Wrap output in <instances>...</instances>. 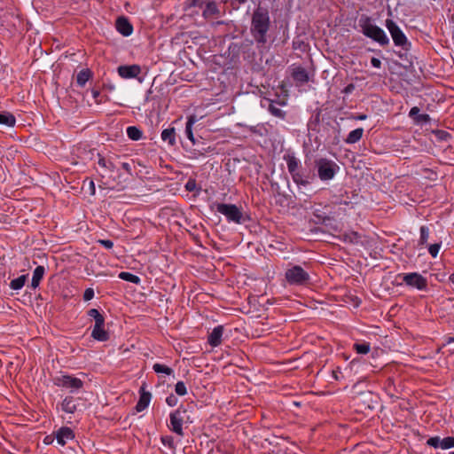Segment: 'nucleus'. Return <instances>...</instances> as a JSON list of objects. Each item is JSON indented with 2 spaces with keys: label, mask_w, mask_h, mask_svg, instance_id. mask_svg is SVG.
<instances>
[{
  "label": "nucleus",
  "mask_w": 454,
  "mask_h": 454,
  "mask_svg": "<svg viewBox=\"0 0 454 454\" xmlns=\"http://www.w3.org/2000/svg\"><path fill=\"white\" fill-rule=\"evenodd\" d=\"M270 17L268 9L258 6L251 17L250 34L257 44L263 47L268 42V32L270 28Z\"/></svg>",
  "instance_id": "obj_1"
},
{
  "label": "nucleus",
  "mask_w": 454,
  "mask_h": 454,
  "mask_svg": "<svg viewBox=\"0 0 454 454\" xmlns=\"http://www.w3.org/2000/svg\"><path fill=\"white\" fill-rule=\"evenodd\" d=\"M358 26L360 32L367 38L372 39L383 47L389 44V38L386 32L374 23L372 17L362 14L358 20Z\"/></svg>",
  "instance_id": "obj_2"
},
{
  "label": "nucleus",
  "mask_w": 454,
  "mask_h": 454,
  "mask_svg": "<svg viewBox=\"0 0 454 454\" xmlns=\"http://www.w3.org/2000/svg\"><path fill=\"white\" fill-rule=\"evenodd\" d=\"M193 421L188 414V411L184 406H180L169 414V424L168 425L170 431L183 437L184 432L183 425L192 424Z\"/></svg>",
  "instance_id": "obj_3"
},
{
  "label": "nucleus",
  "mask_w": 454,
  "mask_h": 454,
  "mask_svg": "<svg viewBox=\"0 0 454 454\" xmlns=\"http://www.w3.org/2000/svg\"><path fill=\"white\" fill-rule=\"evenodd\" d=\"M405 284L409 287L416 288L419 291L428 290L427 279L419 272L399 273L395 276V286Z\"/></svg>",
  "instance_id": "obj_4"
},
{
  "label": "nucleus",
  "mask_w": 454,
  "mask_h": 454,
  "mask_svg": "<svg viewBox=\"0 0 454 454\" xmlns=\"http://www.w3.org/2000/svg\"><path fill=\"white\" fill-rule=\"evenodd\" d=\"M314 163L317 171L318 178L323 182L333 179L340 170L339 165L335 161L327 158L317 159Z\"/></svg>",
  "instance_id": "obj_5"
},
{
  "label": "nucleus",
  "mask_w": 454,
  "mask_h": 454,
  "mask_svg": "<svg viewBox=\"0 0 454 454\" xmlns=\"http://www.w3.org/2000/svg\"><path fill=\"white\" fill-rule=\"evenodd\" d=\"M214 207L218 213L226 217L228 222L241 224L247 220L241 208L235 204L215 203Z\"/></svg>",
  "instance_id": "obj_6"
},
{
  "label": "nucleus",
  "mask_w": 454,
  "mask_h": 454,
  "mask_svg": "<svg viewBox=\"0 0 454 454\" xmlns=\"http://www.w3.org/2000/svg\"><path fill=\"white\" fill-rule=\"evenodd\" d=\"M286 282L292 286H305L309 283L310 277L306 270L300 265L291 264L285 272Z\"/></svg>",
  "instance_id": "obj_7"
},
{
  "label": "nucleus",
  "mask_w": 454,
  "mask_h": 454,
  "mask_svg": "<svg viewBox=\"0 0 454 454\" xmlns=\"http://www.w3.org/2000/svg\"><path fill=\"white\" fill-rule=\"evenodd\" d=\"M385 26L389 31L395 45L401 47L403 50H408L411 43L408 42L406 35L398 25L393 20L387 19Z\"/></svg>",
  "instance_id": "obj_8"
},
{
  "label": "nucleus",
  "mask_w": 454,
  "mask_h": 454,
  "mask_svg": "<svg viewBox=\"0 0 454 454\" xmlns=\"http://www.w3.org/2000/svg\"><path fill=\"white\" fill-rule=\"evenodd\" d=\"M52 381L55 386L68 388L72 393L83 387V381L70 374L56 376Z\"/></svg>",
  "instance_id": "obj_9"
},
{
  "label": "nucleus",
  "mask_w": 454,
  "mask_h": 454,
  "mask_svg": "<svg viewBox=\"0 0 454 454\" xmlns=\"http://www.w3.org/2000/svg\"><path fill=\"white\" fill-rule=\"evenodd\" d=\"M291 77L297 87L305 85L310 80L308 71L301 66L293 67Z\"/></svg>",
  "instance_id": "obj_10"
},
{
  "label": "nucleus",
  "mask_w": 454,
  "mask_h": 454,
  "mask_svg": "<svg viewBox=\"0 0 454 454\" xmlns=\"http://www.w3.org/2000/svg\"><path fill=\"white\" fill-rule=\"evenodd\" d=\"M118 74L123 79L137 78L141 73V67L138 65H122L117 68Z\"/></svg>",
  "instance_id": "obj_11"
},
{
  "label": "nucleus",
  "mask_w": 454,
  "mask_h": 454,
  "mask_svg": "<svg viewBox=\"0 0 454 454\" xmlns=\"http://www.w3.org/2000/svg\"><path fill=\"white\" fill-rule=\"evenodd\" d=\"M53 434L57 442L61 446H65L68 441L74 440L75 437L74 430L68 427H61Z\"/></svg>",
  "instance_id": "obj_12"
},
{
  "label": "nucleus",
  "mask_w": 454,
  "mask_h": 454,
  "mask_svg": "<svg viewBox=\"0 0 454 454\" xmlns=\"http://www.w3.org/2000/svg\"><path fill=\"white\" fill-rule=\"evenodd\" d=\"M297 176L295 178H292L294 183L298 186L306 187L311 184L315 179V175L311 174L310 171L303 169L301 167L296 172Z\"/></svg>",
  "instance_id": "obj_13"
},
{
  "label": "nucleus",
  "mask_w": 454,
  "mask_h": 454,
  "mask_svg": "<svg viewBox=\"0 0 454 454\" xmlns=\"http://www.w3.org/2000/svg\"><path fill=\"white\" fill-rule=\"evenodd\" d=\"M115 27L117 31L123 36H129L133 32L132 24L129 22V19L124 16L117 18Z\"/></svg>",
  "instance_id": "obj_14"
},
{
  "label": "nucleus",
  "mask_w": 454,
  "mask_h": 454,
  "mask_svg": "<svg viewBox=\"0 0 454 454\" xmlns=\"http://www.w3.org/2000/svg\"><path fill=\"white\" fill-rule=\"evenodd\" d=\"M91 337L98 341H107L110 339L109 333L105 330V322L97 323L91 332Z\"/></svg>",
  "instance_id": "obj_15"
},
{
  "label": "nucleus",
  "mask_w": 454,
  "mask_h": 454,
  "mask_svg": "<svg viewBox=\"0 0 454 454\" xmlns=\"http://www.w3.org/2000/svg\"><path fill=\"white\" fill-rule=\"evenodd\" d=\"M223 332V325H220L215 326L207 336V343L213 348L220 346Z\"/></svg>",
  "instance_id": "obj_16"
},
{
  "label": "nucleus",
  "mask_w": 454,
  "mask_h": 454,
  "mask_svg": "<svg viewBox=\"0 0 454 454\" xmlns=\"http://www.w3.org/2000/svg\"><path fill=\"white\" fill-rule=\"evenodd\" d=\"M284 160L286 162L288 172L290 173L292 178H295L297 174L296 172L301 168L300 160L294 156V154H286L284 156Z\"/></svg>",
  "instance_id": "obj_17"
},
{
  "label": "nucleus",
  "mask_w": 454,
  "mask_h": 454,
  "mask_svg": "<svg viewBox=\"0 0 454 454\" xmlns=\"http://www.w3.org/2000/svg\"><path fill=\"white\" fill-rule=\"evenodd\" d=\"M152 395L150 392L145 391L144 387L140 388V396L139 400L136 404V410L137 411H142L146 409L150 403Z\"/></svg>",
  "instance_id": "obj_18"
},
{
  "label": "nucleus",
  "mask_w": 454,
  "mask_h": 454,
  "mask_svg": "<svg viewBox=\"0 0 454 454\" xmlns=\"http://www.w3.org/2000/svg\"><path fill=\"white\" fill-rule=\"evenodd\" d=\"M409 116L413 118L417 124L426 123L430 121V116L427 114H419V108L418 106L411 108Z\"/></svg>",
  "instance_id": "obj_19"
},
{
  "label": "nucleus",
  "mask_w": 454,
  "mask_h": 454,
  "mask_svg": "<svg viewBox=\"0 0 454 454\" xmlns=\"http://www.w3.org/2000/svg\"><path fill=\"white\" fill-rule=\"evenodd\" d=\"M61 409L67 413H74L77 410V404L74 398L71 395L66 396L62 401Z\"/></svg>",
  "instance_id": "obj_20"
},
{
  "label": "nucleus",
  "mask_w": 454,
  "mask_h": 454,
  "mask_svg": "<svg viewBox=\"0 0 454 454\" xmlns=\"http://www.w3.org/2000/svg\"><path fill=\"white\" fill-rule=\"evenodd\" d=\"M93 73L90 69L85 68L81 70L76 76V83L79 87L82 88L86 82L92 78Z\"/></svg>",
  "instance_id": "obj_21"
},
{
  "label": "nucleus",
  "mask_w": 454,
  "mask_h": 454,
  "mask_svg": "<svg viewBox=\"0 0 454 454\" xmlns=\"http://www.w3.org/2000/svg\"><path fill=\"white\" fill-rule=\"evenodd\" d=\"M161 139L167 142L169 145L173 146L176 145V129L175 128H168L162 130Z\"/></svg>",
  "instance_id": "obj_22"
},
{
  "label": "nucleus",
  "mask_w": 454,
  "mask_h": 454,
  "mask_svg": "<svg viewBox=\"0 0 454 454\" xmlns=\"http://www.w3.org/2000/svg\"><path fill=\"white\" fill-rule=\"evenodd\" d=\"M44 272H45V269L42 265L37 266L34 270L33 277H32V281H31V287L32 288L35 289L39 286L41 280L43 278Z\"/></svg>",
  "instance_id": "obj_23"
},
{
  "label": "nucleus",
  "mask_w": 454,
  "mask_h": 454,
  "mask_svg": "<svg viewBox=\"0 0 454 454\" xmlns=\"http://www.w3.org/2000/svg\"><path fill=\"white\" fill-rule=\"evenodd\" d=\"M197 121V118L195 115H190L187 118L186 125H185V134L188 139L192 143V145H195V137L193 136L192 132V126Z\"/></svg>",
  "instance_id": "obj_24"
},
{
  "label": "nucleus",
  "mask_w": 454,
  "mask_h": 454,
  "mask_svg": "<svg viewBox=\"0 0 454 454\" xmlns=\"http://www.w3.org/2000/svg\"><path fill=\"white\" fill-rule=\"evenodd\" d=\"M364 129L357 128L352 131H350L348 137L345 138V143L352 145L357 143L363 137Z\"/></svg>",
  "instance_id": "obj_25"
},
{
  "label": "nucleus",
  "mask_w": 454,
  "mask_h": 454,
  "mask_svg": "<svg viewBox=\"0 0 454 454\" xmlns=\"http://www.w3.org/2000/svg\"><path fill=\"white\" fill-rule=\"evenodd\" d=\"M16 123L15 116L10 112L0 113V124L7 127H14Z\"/></svg>",
  "instance_id": "obj_26"
},
{
  "label": "nucleus",
  "mask_w": 454,
  "mask_h": 454,
  "mask_svg": "<svg viewBox=\"0 0 454 454\" xmlns=\"http://www.w3.org/2000/svg\"><path fill=\"white\" fill-rule=\"evenodd\" d=\"M320 115H321V111L318 110L311 116V118L309 119V121L308 122V129L309 130H312L315 132L319 131V124H320V121H321Z\"/></svg>",
  "instance_id": "obj_27"
},
{
  "label": "nucleus",
  "mask_w": 454,
  "mask_h": 454,
  "mask_svg": "<svg viewBox=\"0 0 454 454\" xmlns=\"http://www.w3.org/2000/svg\"><path fill=\"white\" fill-rule=\"evenodd\" d=\"M312 215L316 218L314 222L317 224H323L325 223L326 221L331 220V217L320 208H313Z\"/></svg>",
  "instance_id": "obj_28"
},
{
  "label": "nucleus",
  "mask_w": 454,
  "mask_h": 454,
  "mask_svg": "<svg viewBox=\"0 0 454 454\" xmlns=\"http://www.w3.org/2000/svg\"><path fill=\"white\" fill-rule=\"evenodd\" d=\"M127 136L133 141H138L143 137V132L136 126H129L127 128Z\"/></svg>",
  "instance_id": "obj_29"
},
{
  "label": "nucleus",
  "mask_w": 454,
  "mask_h": 454,
  "mask_svg": "<svg viewBox=\"0 0 454 454\" xmlns=\"http://www.w3.org/2000/svg\"><path fill=\"white\" fill-rule=\"evenodd\" d=\"M278 103L270 102L268 107V111L275 117L279 119H285L286 112L278 107Z\"/></svg>",
  "instance_id": "obj_30"
},
{
  "label": "nucleus",
  "mask_w": 454,
  "mask_h": 454,
  "mask_svg": "<svg viewBox=\"0 0 454 454\" xmlns=\"http://www.w3.org/2000/svg\"><path fill=\"white\" fill-rule=\"evenodd\" d=\"M118 277H119V278H121L122 280H125V281L136 284V285H139L141 282V279L138 276L134 275L128 271L120 272Z\"/></svg>",
  "instance_id": "obj_31"
},
{
  "label": "nucleus",
  "mask_w": 454,
  "mask_h": 454,
  "mask_svg": "<svg viewBox=\"0 0 454 454\" xmlns=\"http://www.w3.org/2000/svg\"><path fill=\"white\" fill-rule=\"evenodd\" d=\"M353 348H354V350H356V352L357 354L366 355L371 350V345L369 342H366V341L356 342L353 345Z\"/></svg>",
  "instance_id": "obj_32"
},
{
  "label": "nucleus",
  "mask_w": 454,
  "mask_h": 454,
  "mask_svg": "<svg viewBox=\"0 0 454 454\" xmlns=\"http://www.w3.org/2000/svg\"><path fill=\"white\" fill-rule=\"evenodd\" d=\"M205 5H206V7H205V9L203 11V15L204 16H213V15H215V14H217L219 12L217 5H216V4L214 1L210 0Z\"/></svg>",
  "instance_id": "obj_33"
},
{
  "label": "nucleus",
  "mask_w": 454,
  "mask_h": 454,
  "mask_svg": "<svg viewBox=\"0 0 454 454\" xmlns=\"http://www.w3.org/2000/svg\"><path fill=\"white\" fill-rule=\"evenodd\" d=\"M27 280V275H21L17 278H14L10 283V287L13 290H20L21 289Z\"/></svg>",
  "instance_id": "obj_34"
},
{
  "label": "nucleus",
  "mask_w": 454,
  "mask_h": 454,
  "mask_svg": "<svg viewBox=\"0 0 454 454\" xmlns=\"http://www.w3.org/2000/svg\"><path fill=\"white\" fill-rule=\"evenodd\" d=\"M153 369L156 373H164L167 375H171L174 372L172 368L158 363L153 364Z\"/></svg>",
  "instance_id": "obj_35"
},
{
  "label": "nucleus",
  "mask_w": 454,
  "mask_h": 454,
  "mask_svg": "<svg viewBox=\"0 0 454 454\" xmlns=\"http://www.w3.org/2000/svg\"><path fill=\"white\" fill-rule=\"evenodd\" d=\"M87 315L95 320V324L105 322L104 316L97 309H89Z\"/></svg>",
  "instance_id": "obj_36"
},
{
  "label": "nucleus",
  "mask_w": 454,
  "mask_h": 454,
  "mask_svg": "<svg viewBox=\"0 0 454 454\" xmlns=\"http://www.w3.org/2000/svg\"><path fill=\"white\" fill-rule=\"evenodd\" d=\"M420 231V237L419 240V244L423 246L427 243L428 238H429V229L427 226H421L419 229Z\"/></svg>",
  "instance_id": "obj_37"
},
{
  "label": "nucleus",
  "mask_w": 454,
  "mask_h": 454,
  "mask_svg": "<svg viewBox=\"0 0 454 454\" xmlns=\"http://www.w3.org/2000/svg\"><path fill=\"white\" fill-rule=\"evenodd\" d=\"M98 165L102 168H105L110 171H114V168H115V166L114 164L109 160H106L105 159L103 156H101L100 154H98Z\"/></svg>",
  "instance_id": "obj_38"
},
{
  "label": "nucleus",
  "mask_w": 454,
  "mask_h": 454,
  "mask_svg": "<svg viewBox=\"0 0 454 454\" xmlns=\"http://www.w3.org/2000/svg\"><path fill=\"white\" fill-rule=\"evenodd\" d=\"M427 444L435 449H442V439H441L439 436H433L427 441Z\"/></svg>",
  "instance_id": "obj_39"
},
{
  "label": "nucleus",
  "mask_w": 454,
  "mask_h": 454,
  "mask_svg": "<svg viewBox=\"0 0 454 454\" xmlns=\"http://www.w3.org/2000/svg\"><path fill=\"white\" fill-rule=\"evenodd\" d=\"M175 392L178 395H181V396L185 395L187 394V388H186L184 382L178 381L175 385Z\"/></svg>",
  "instance_id": "obj_40"
},
{
  "label": "nucleus",
  "mask_w": 454,
  "mask_h": 454,
  "mask_svg": "<svg viewBox=\"0 0 454 454\" xmlns=\"http://www.w3.org/2000/svg\"><path fill=\"white\" fill-rule=\"evenodd\" d=\"M160 442L163 445L168 447L171 450H174L176 448L174 438L171 435H164L160 437Z\"/></svg>",
  "instance_id": "obj_41"
},
{
  "label": "nucleus",
  "mask_w": 454,
  "mask_h": 454,
  "mask_svg": "<svg viewBox=\"0 0 454 454\" xmlns=\"http://www.w3.org/2000/svg\"><path fill=\"white\" fill-rule=\"evenodd\" d=\"M184 187H185V190H186V191H188V192H193V191H195V190H197L198 192H200V191L201 190V188H200H200H198V187H197V182H196V180H195V179H193V178H190V179L186 182V184H185Z\"/></svg>",
  "instance_id": "obj_42"
},
{
  "label": "nucleus",
  "mask_w": 454,
  "mask_h": 454,
  "mask_svg": "<svg viewBox=\"0 0 454 454\" xmlns=\"http://www.w3.org/2000/svg\"><path fill=\"white\" fill-rule=\"evenodd\" d=\"M454 448V437L447 436L442 439V450Z\"/></svg>",
  "instance_id": "obj_43"
},
{
  "label": "nucleus",
  "mask_w": 454,
  "mask_h": 454,
  "mask_svg": "<svg viewBox=\"0 0 454 454\" xmlns=\"http://www.w3.org/2000/svg\"><path fill=\"white\" fill-rule=\"evenodd\" d=\"M440 247H441V244H439V243L433 244V245L429 246L428 252L432 255V257L435 258L437 256Z\"/></svg>",
  "instance_id": "obj_44"
},
{
  "label": "nucleus",
  "mask_w": 454,
  "mask_h": 454,
  "mask_svg": "<svg viewBox=\"0 0 454 454\" xmlns=\"http://www.w3.org/2000/svg\"><path fill=\"white\" fill-rule=\"evenodd\" d=\"M94 297V290L90 287L85 289L83 293V300L85 301H90Z\"/></svg>",
  "instance_id": "obj_45"
},
{
  "label": "nucleus",
  "mask_w": 454,
  "mask_h": 454,
  "mask_svg": "<svg viewBox=\"0 0 454 454\" xmlns=\"http://www.w3.org/2000/svg\"><path fill=\"white\" fill-rule=\"evenodd\" d=\"M177 397L173 395V394H170L167 398H166V403L168 405L173 407V406H176L177 404Z\"/></svg>",
  "instance_id": "obj_46"
},
{
  "label": "nucleus",
  "mask_w": 454,
  "mask_h": 454,
  "mask_svg": "<svg viewBox=\"0 0 454 454\" xmlns=\"http://www.w3.org/2000/svg\"><path fill=\"white\" fill-rule=\"evenodd\" d=\"M98 243L106 249H112L114 247V242L110 239H98Z\"/></svg>",
  "instance_id": "obj_47"
},
{
  "label": "nucleus",
  "mask_w": 454,
  "mask_h": 454,
  "mask_svg": "<svg viewBox=\"0 0 454 454\" xmlns=\"http://www.w3.org/2000/svg\"><path fill=\"white\" fill-rule=\"evenodd\" d=\"M305 46H306V44H305V43L302 40H294L293 42V48L294 50H298L299 49V50L304 51L305 50Z\"/></svg>",
  "instance_id": "obj_48"
},
{
  "label": "nucleus",
  "mask_w": 454,
  "mask_h": 454,
  "mask_svg": "<svg viewBox=\"0 0 454 454\" xmlns=\"http://www.w3.org/2000/svg\"><path fill=\"white\" fill-rule=\"evenodd\" d=\"M190 5L194 7H202L204 4L208 3L210 0H189Z\"/></svg>",
  "instance_id": "obj_49"
},
{
  "label": "nucleus",
  "mask_w": 454,
  "mask_h": 454,
  "mask_svg": "<svg viewBox=\"0 0 454 454\" xmlns=\"http://www.w3.org/2000/svg\"><path fill=\"white\" fill-rule=\"evenodd\" d=\"M371 64L375 68H380L381 67V61L377 58H372Z\"/></svg>",
  "instance_id": "obj_50"
},
{
  "label": "nucleus",
  "mask_w": 454,
  "mask_h": 454,
  "mask_svg": "<svg viewBox=\"0 0 454 454\" xmlns=\"http://www.w3.org/2000/svg\"><path fill=\"white\" fill-rule=\"evenodd\" d=\"M54 439H55V435L54 436L51 434L46 435L43 439V443L46 445L51 444L53 442Z\"/></svg>",
  "instance_id": "obj_51"
},
{
  "label": "nucleus",
  "mask_w": 454,
  "mask_h": 454,
  "mask_svg": "<svg viewBox=\"0 0 454 454\" xmlns=\"http://www.w3.org/2000/svg\"><path fill=\"white\" fill-rule=\"evenodd\" d=\"M354 90H355V85L353 83H349L344 88L343 92L346 94H349V93H352Z\"/></svg>",
  "instance_id": "obj_52"
},
{
  "label": "nucleus",
  "mask_w": 454,
  "mask_h": 454,
  "mask_svg": "<svg viewBox=\"0 0 454 454\" xmlns=\"http://www.w3.org/2000/svg\"><path fill=\"white\" fill-rule=\"evenodd\" d=\"M121 168L128 173V174H131V166L129 162H122L121 163Z\"/></svg>",
  "instance_id": "obj_53"
},
{
  "label": "nucleus",
  "mask_w": 454,
  "mask_h": 454,
  "mask_svg": "<svg viewBox=\"0 0 454 454\" xmlns=\"http://www.w3.org/2000/svg\"><path fill=\"white\" fill-rule=\"evenodd\" d=\"M353 119L357 120V121H364L367 119V115L364 114H359L354 116Z\"/></svg>",
  "instance_id": "obj_54"
},
{
  "label": "nucleus",
  "mask_w": 454,
  "mask_h": 454,
  "mask_svg": "<svg viewBox=\"0 0 454 454\" xmlns=\"http://www.w3.org/2000/svg\"><path fill=\"white\" fill-rule=\"evenodd\" d=\"M92 96L97 100L98 98L100 96V92L98 90H92Z\"/></svg>",
  "instance_id": "obj_55"
},
{
  "label": "nucleus",
  "mask_w": 454,
  "mask_h": 454,
  "mask_svg": "<svg viewBox=\"0 0 454 454\" xmlns=\"http://www.w3.org/2000/svg\"><path fill=\"white\" fill-rule=\"evenodd\" d=\"M90 189H91V193L94 194L95 193V184H94L93 181H90Z\"/></svg>",
  "instance_id": "obj_56"
},
{
  "label": "nucleus",
  "mask_w": 454,
  "mask_h": 454,
  "mask_svg": "<svg viewBox=\"0 0 454 454\" xmlns=\"http://www.w3.org/2000/svg\"><path fill=\"white\" fill-rule=\"evenodd\" d=\"M449 280L450 282H451L452 284H454V272L452 274L450 275L449 277Z\"/></svg>",
  "instance_id": "obj_57"
},
{
  "label": "nucleus",
  "mask_w": 454,
  "mask_h": 454,
  "mask_svg": "<svg viewBox=\"0 0 454 454\" xmlns=\"http://www.w3.org/2000/svg\"><path fill=\"white\" fill-rule=\"evenodd\" d=\"M450 342H454V336L453 337H449L448 340H447V343H450Z\"/></svg>",
  "instance_id": "obj_58"
},
{
  "label": "nucleus",
  "mask_w": 454,
  "mask_h": 454,
  "mask_svg": "<svg viewBox=\"0 0 454 454\" xmlns=\"http://www.w3.org/2000/svg\"><path fill=\"white\" fill-rule=\"evenodd\" d=\"M247 0H237V2L239 4H243L247 2Z\"/></svg>",
  "instance_id": "obj_59"
},
{
  "label": "nucleus",
  "mask_w": 454,
  "mask_h": 454,
  "mask_svg": "<svg viewBox=\"0 0 454 454\" xmlns=\"http://www.w3.org/2000/svg\"><path fill=\"white\" fill-rule=\"evenodd\" d=\"M333 377H334L336 380H338L337 374H336V372H335L334 371L333 372Z\"/></svg>",
  "instance_id": "obj_60"
},
{
  "label": "nucleus",
  "mask_w": 454,
  "mask_h": 454,
  "mask_svg": "<svg viewBox=\"0 0 454 454\" xmlns=\"http://www.w3.org/2000/svg\"><path fill=\"white\" fill-rule=\"evenodd\" d=\"M186 450H187V447H184V451L186 454H189L188 452H186Z\"/></svg>",
  "instance_id": "obj_61"
},
{
  "label": "nucleus",
  "mask_w": 454,
  "mask_h": 454,
  "mask_svg": "<svg viewBox=\"0 0 454 454\" xmlns=\"http://www.w3.org/2000/svg\"><path fill=\"white\" fill-rule=\"evenodd\" d=\"M450 454H454V450L453 451H450Z\"/></svg>",
  "instance_id": "obj_62"
}]
</instances>
